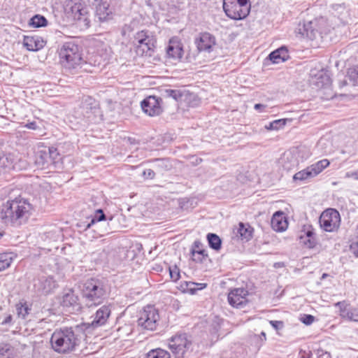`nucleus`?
Wrapping results in <instances>:
<instances>
[{
  "mask_svg": "<svg viewBox=\"0 0 358 358\" xmlns=\"http://www.w3.org/2000/svg\"><path fill=\"white\" fill-rule=\"evenodd\" d=\"M169 273L171 278L174 282H176L180 277V270L176 266L169 267Z\"/></svg>",
  "mask_w": 358,
  "mask_h": 358,
  "instance_id": "c03bdc74",
  "label": "nucleus"
},
{
  "mask_svg": "<svg viewBox=\"0 0 358 358\" xmlns=\"http://www.w3.org/2000/svg\"><path fill=\"white\" fill-rule=\"evenodd\" d=\"M319 222L320 227L325 231H336L341 224L340 213L334 208H328L322 213Z\"/></svg>",
  "mask_w": 358,
  "mask_h": 358,
  "instance_id": "9b49d317",
  "label": "nucleus"
},
{
  "mask_svg": "<svg viewBox=\"0 0 358 358\" xmlns=\"http://www.w3.org/2000/svg\"><path fill=\"white\" fill-rule=\"evenodd\" d=\"M110 313L111 310L109 306H101L96 310L93 320L91 322L84 323L81 327V329L90 331V329H93L104 325L106 323Z\"/></svg>",
  "mask_w": 358,
  "mask_h": 358,
  "instance_id": "f8f14e48",
  "label": "nucleus"
},
{
  "mask_svg": "<svg viewBox=\"0 0 358 358\" xmlns=\"http://www.w3.org/2000/svg\"><path fill=\"white\" fill-rule=\"evenodd\" d=\"M9 349L7 348V346H6L5 348H2L1 349H0V355H3V352H8Z\"/></svg>",
  "mask_w": 358,
  "mask_h": 358,
  "instance_id": "052dcab7",
  "label": "nucleus"
},
{
  "mask_svg": "<svg viewBox=\"0 0 358 358\" xmlns=\"http://www.w3.org/2000/svg\"><path fill=\"white\" fill-rule=\"evenodd\" d=\"M287 120V119L275 120L270 122L269 124L266 125L265 127L268 130H279L285 127Z\"/></svg>",
  "mask_w": 358,
  "mask_h": 358,
  "instance_id": "58836bf2",
  "label": "nucleus"
},
{
  "mask_svg": "<svg viewBox=\"0 0 358 358\" xmlns=\"http://www.w3.org/2000/svg\"><path fill=\"white\" fill-rule=\"evenodd\" d=\"M45 45V41L38 36H25L23 38V45L29 51H38Z\"/></svg>",
  "mask_w": 358,
  "mask_h": 358,
  "instance_id": "6ab92c4d",
  "label": "nucleus"
},
{
  "mask_svg": "<svg viewBox=\"0 0 358 358\" xmlns=\"http://www.w3.org/2000/svg\"><path fill=\"white\" fill-rule=\"evenodd\" d=\"M350 250L354 254V255L358 257V234H357L356 238L350 245Z\"/></svg>",
  "mask_w": 358,
  "mask_h": 358,
  "instance_id": "a18cd8bd",
  "label": "nucleus"
},
{
  "mask_svg": "<svg viewBox=\"0 0 358 358\" xmlns=\"http://www.w3.org/2000/svg\"><path fill=\"white\" fill-rule=\"evenodd\" d=\"M155 166L161 170H168L170 169L171 165L167 159H155Z\"/></svg>",
  "mask_w": 358,
  "mask_h": 358,
  "instance_id": "79ce46f5",
  "label": "nucleus"
},
{
  "mask_svg": "<svg viewBox=\"0 0 358 358\" xmlns=\"http://www.w3.org/2000/svg\"><path fill=\"white\" fill-rule=\"evenodd\" d=\"M28 167L27 160L18 155L8 153L0 156V173L11 170L21 171Z\"/></svg>",
  "mask_w": 358,
  "mask_h": 358,
  "instance_id": "9d476101",
  "label": "nucleus"
},
{
  "mask_svg": "<svg viewBox=\"0 0 358 358\" xmlns=\"http://www.w3.org/2000/svg\"><path fill=\"white\" fill-rule=\"evenodd\" d=\"M300 242L305 245L308 248H313L316 244V240L315 238H306L303 235L299 236Z\"/></svg>",
  "mask_w": 358,
  "mask_h": 358,
  "instance_id": "37998d69",
  "label": "nucleus"
},
{
  "mask_svg": "<svg viewBox=\"0 0 358 358\" xmlns=\"http://www.w3.org/2000/svg\"><path fill=\"white\" fill-rule=\"evenodd\" d=\"M357 358H358V356H357Z\"/></svg>",
  "mask_w": 358,
  "mask_h": 358,
  "instance_id": "774afa93",
  "label": "nucleus"
},
{
  "mask_svg": "<svg viewBox=\"0 0 358 358\" xmlns=\"http://www.w3.org/2000/svg\"><path fill=\"white\" fill-rule=\"evenodd\" d=\"M90 110H91V112H92V113H96V112L98 110V109L96 108V106H90Z\"/></svg>",
  "mask_w": 358,
  "mask_h": 358,
  "instance_id": "e2e57ef3",
  "label": "nucleus"
},
{
  "mask_svg": "<svg viewBox=\"0 0 358 358\" xmlns=\"http://www.w3.org/2000/svg\"><path fill=\"white\" fill-rule=\"evenodd\" d=\"M333 8L336 10H343L345 8L343 6V5L342 4H336V5H334L333 6Z\"/></svg>",
  "mask_w": 358,
  "mask_h": 358,
  "instance_id": "13d9d810",
  "label": "nucleus"
},
{
  "mask_svg": "<svg viewBox=\"0 0 358 358\" xmlns=\"http://www.w3.org/2000/svg\"><path fill=\"white\" fill-rule=\"evenodd\" d=\"M195 43L199 51L210 52L212 51L213 47L215 45V38L213 34L208 32H204L200 34L199 38L196 39Z\"/></svg>",
  "mask_w": 358,
  "mask_h": 358,
  "instance_id": "a211bd4d",
  "label": "nucleus"
},
{
  "mask_svg": "<svg viewBox=\"0 0 358 358\" xmlns=\"http://www.w3.org/2000/svg\"><path fill=\"white\" fill-rule=\"evenodd\" d=\"M13 261L11 254L2 253L0 254V271L5 270L10 266Z\"/></svg>",
  "mask_w": 358,
  "mask_h": 358,
  "instance_id": "e433bc0d",
  "label": "nucleus"
},
{
  "mask_svg": "<svg viewBox=\"0 0 358 358\" xmlns=\"http://www.w3.org/2000/svg\"><path fill=\"white\" fill-rule=\"evenodd\" d=\"M238 234L242 239L248 241L252 236V229L249 225H245L243 223H239Z\"/></svg>",
  "mask_w": 358,
  "mask_h": 358,
  "instance_id": "7c9ffc66",
  "label": "nucleus"
},
{
  "mask_svg": "<svg viewBox=\"0 0 358 358\" xmlns=\"http://www.w3.org/2000/svg\"><path fill=\"white\" fill-rule=\"evenodd\" d=\"M25 128H27L29 129H32V130H36L38 129V127L36 124V122L33 121V122H27L26 124H24V126Z\"/></svg>",
  "mask_w": 358,
  "mask_h": 358,
  "instance_id": "3c124183",
  "label": "nucleus"
},
{
  "mask_svg": "<svg viewBox=\"0 0 358 358\" xmlns=\"http://www.w3.org/2000/svg\"><path fill=\"white\" fill-rule=\"evenodd\" d=\"M147 358H171V355L166 350L157 348L149 351L147 354Z\"/></svg>",
  "mask_w": 358,
  "mask_h": 358,
  "instance_id": "c9c22d12",
  "label": "nucleus"
},
{
  "mask_svg": "<svg viewBox=\"0 0 358 358\" xmlns=\"http://www.w3.org/2000/svg\"><path fill=\"white\" fill-rule=\"evenodd\" d=\"M192 342L188 340L185 334H177L169 340V348L174 355L175 358L187 357L188 350Z\"/></svg>",
  "mask_w": 358,
  "mask_h": 358,
  "instance_id": "1a4fd4ad",
  "label": "nucleus"
},
{
  "mask_svg": "<svg viewBox=\"0 0 358 358\" xmlns=\"http://www.w3.org/2000/svg\"><path fill=\"white\" fill-rule=\"evenodd\" d=\"M201 247H202V243L199 241H195L194 242L192 248H195L196 250H199V249H202Z\"/></svg>",
  "mask_w": 358,
  "mask_h": 358,
  "instance_id": "6e6d98bb",
  "label": "nucleus"
},
{
  "mask_svg": "<svg viewBox=\"0 0 358 358\" xmlns=\"http://www.w3.org/2000/svg\"><path fill=\"white\" fill-rule=\"evenodd\" d=\"M52 282L51 279L43 277L37 280V282L34 283V287L37 288L38 291L46 294L50 292L52 289Z\"/></svg>",
  "mask_w": 358,
  "mask_h": 358,
  "instance_id": "a878e982",
  "label": "nucleus"
},
{
  "mask_svg": "<svg viewBox=\"0 0 358 358\" xmlns=\"http://www.w3.org/2000/svg\"><path fill=\"white\" fill-rule=\"evenodd\" d=\"M310 85L316 89H322L327 87L331 84V78L327 72L323 70L316 71L311 70L310 73Z\"/></svg>",
  "mask_w": 358,
  "mask_h": 358,
  "instance_id": "dca6fc26",
  "label": "nucleus"
},
{
  "mask_svg": "<svg viewBox=\"0 0 358 358\" xmlns=\"http://www.w3.org/2000/svg\"><path fill=\"white\" fill-rule=\"evenodd\" d=\"M33 210V206L27 199L16 198L5 203L1 218L8 226L17 228L27 222Z\"/></svg>",
  "mask_w": 358,
  "mask_h": 358,
  "instance_id": "f03ea898",
  "label": "nucleus"
},
{
  "mask_svg": "<svg viewBox=\"0 0 358 358\" xmlns=\"http://www.w3.org/2000/svg\"><path fill=\"white\" fill-rule=\"evenodd\" d=\"M136 52L141 56L151 57L155 48L156 39L148 31H141L135 36Z\"/></svg>",
  "mask_w": 358,
  "mask_h": 358,
  "instance_id": "6e6552de",
  "label": "nucleus"
},
{
  "mask_svg": "<svg viewBox=\"0 0 358 358\" xmlns=\"http://www.w3.org/2000/svg\"><path fill=\"white\" fill-rule=\"evenodd\" d=\"M79 329L80 327L76 326L75 328L65 327L56 330L50 338L52 348L62 353L72 351L80 341L78 334Z\"/></svg>",
  "mask_w": 358,
  "mask_h": 358,
  "instance_id": "20e7f679",
  "label": "nucleus"
},
{
  "mask_svg": "<svg viewBox=\"0 0 358 358\" xmlns=\"http://www.w3.org/2000/svg\"><path fill=\"white\" fill-rule=\"evenodd\" d=\"M272 229L275 231H283L288 226V222L285 214L281 211L275 212L271 221Z\"/></svg>",
  "mask_w": 358,
  "mask_h": 358,
  "instance_id": "aec40b11",
  "label": "nucleus"
},
{
  "mask_svg": "<svg viewBox=\"0 0 358 358\" xmlns=\"http://www.w3.org/2000/svg\"><path fill=\"white\" fill-rule=\"evenodd\" d=\"M13 320V316L11 315H8L1 322L2 325L10 324Z\"/></svg>",
  "mask_w": 358,
  "mask_h": 358,
  "instance_id": "603ef678",
  "label": "nucleus"
},
{
  "mask_svg": "<svg viewBox=\"0 0 358 358\" xmlns=\"http://www.w3.org/2000/svg\"><path fill=\"white\" fill-rule=\"evenodd\" d=\"M92 100L90 98H89V100H85V102H89V104H90V105H92Z\"/></svg>",
  "mask_w": 358,
  "mask_h": 358,
  "instance_id": "69168bd1",
  "label": "nucleus"
},
{
  "mask_svg": "<svg viewBox=\"0 0 358 358\" xmlns=\"http://www.w3.org/2000/svg\"><path fill=\"white\" fill-rule=\"evenodd\" d=\"M15 308L18 317L22 319H25L31 311V308L26 301L19 302L16 304Z\"/></svg>",
  "mask_w": 358,
  "mask_h": 358,
  "instance_id": "c85d7f7f",
  "label": "nucleus"
},
{
  "mask_svg": "<svg viewBox=\"0 0 358 358\" xmlns=\"http://www.w3.org/2000/svg\"><path fill=\"white\" fill-rule=\"evenodd\" d=\"M207 241L210 248L216 251L220 250L222 246V241L217 234L213 233L208 234Z\"/></svg>",
  "mask_w": 358,
  "mask_h": 358,
  "instance_id": "cd10ccee",
  "label": "nucleus"
},
{
  "mask_svg": "<svg viewBox=\"0 0 358 358\" xmlns=\"http://www.w3.org/2000/svg\"><path fill=\"white\" fill-rule=\"evenodd\" d=\"M348 77L352 85H358V66L348 69Z\"/></svg>",
  "mask_w": 358,
  "mask_h": 358,
  "instance_id": "ea45409f",
  "label": "nucleus"
},
{
  "mask_svg": "<svg viewBox=\"0 0 358 358\" xmlns=\"http://www.w3.org/2000/svg\"><path fill=\"white\" fill-rule=\"evenodd\" d=\"M3 234H4V231L0 227V238L3 236Z\"/></svg>",
  "mask_w": 358,
  "mask_h": 358,
  "instance_id": "0e129e2a",
  "label": "nucleus"
},
{
  "mask_svg": "<svg viewBox=\"0 0 358 358\" xmlns=\"http://www.w3.org/2000/svg\"><path fill=\"white\" fill-rule=\"evenodd\" d=\"M255 109L256 110H258L259 112H262L264 109L266 108V106L262 103H256L254 106Z\"/></svg>",
  "mask_w": 358,
  "mask_h": 358,
  "instance_id": "5fc2aeb1",
  "label": "nucleus"
},
{
  "mask_svg": "<svg viewBox=\"0 0 358 358\" xmlns=\"http://www.w3.org/2000/svg\"><path fill=\"white\" fill-rule=\"evenodd\" d=\"M317 358H331V354L329 352L324 351L322 349L317 350Z\"/></svg>",
  "mask_w": 358,
  "mask_h": 358,
  "instance_id": "8fccbe9b",
  "label": "nucleus"
},
{
  "mask_svg": "<svg viewBox=\"0 0 358 358\" xmlns=\"http://www.w3.org/2000/svg\"><path fill=\"white\" fill-rule=\"evenodd\" d=\"M352 176L355 180H358V170L352 173Z\"/></svg>",
  "mask_w": 358,
  "mask_h": 358,
  "instance_id": "680f3d73",
  "label": "nucleus"
},
{
  "mask_svg": "<svg viewBox=\"0 0 358 358\" xmlns=\"http://www.w3.org/2000/svg\"><path fill=\"white\" fill-rule=\"evenodd\" d=\"M47 24L46 18L41 15H35L30 19L29 22V25L35 28L45 27Z\"/></svg>",
  "mask_w": 358,
  "mask_h": 358,
  "instance_id": "f704fd0d",
  "label": "nucleus"
},
{
  "mask_svg": "<svg viewBox=\"0 0 358 358\" xmlns=\"http://www.w3.org/2000/svg\"><path fill=\"white\" fill-rule=\"evenodd\" d=\"M334 306L339 308V315L342 318L358 322V308L351 307L346 301L337 302Z\"/></svg>",
  "mask_w": 358,
  "mask_h": 358,
  "instance_id": "f3484780",
  "label": "nucleus"
},
{
  "mask_svg": "<svg viewBox=\"0 0 358 358\" xmlns=\"http://www.w3.org/2000/svg\"><path fill=\"white\" fill-rule=\"evenodd\" d=\"M47 153L49 157V162L51 165H55L60 159L59 154L57 150L53 147L46 148Z\"/></svg>",
  "mask_w": 358,
  "mask_h": 358,
  "instance_id": "4c0bfd02",
  "label": "nucleus"
},
{
  "mask_svg": "<svg viewBox=\"0 0 358 358\" xmlns=\"http://www.w3.org/2000/svg\"><path fill=\"white\" fill-rule=\"evenodd\" d=\"M187 287L189 290V292L192 294H194L197 290H201L206 287V283H197L193 282H186Z\"/></svg>",
  "mask_w": 358,
  "mask_h": 358,
  "instance_id": "a19ab883",
  "label": "nucleus"
},
{
  "mask_svg": "<svg viewBox=\"0 0 358 358\" xmlns=\"http://www.w3.org/2000/svg\"><path fill=\"white\" fill-rule=\"evenodd\" d=\"M302 235L304 236V237L306 238H315L314 237V233L312 229H308L307 231H304Z\"/></svg>",
  "mask_w": 358,
  "mask_h": 358,
  "instance_id": "864d4df0",
  "label": "nucleus"
},
{
  "mask_svg": "<svg viewBox=\"0 0 358 358\" xmlns=\"http://www.w3.org/2000/svg\"><path fill=\"white\" fill-rule=\"evenodd\" d=\"M112 14V8L106 1H102L96 8V16L100 22L110 19Z\"/></svg>",
  "mask_w": 358,
  "mask_h": 358,
  "instance_id": "412c9836",
  "label": "nucleus"
},
{
  "mask_svg": "<svg viewBox=\"0 0 358 358\" xmlns=\"http://www.w3.org/2000/svg\"><path fill=\"white\" fill-rule=\"evenodd\" d=\"M289 55L287 47L282 46L277 50L271 52L268 55V59L273 64H279L289 59Z\"/></svg>",
  "mask_w": 358,
  "mask_h": 358,
  "instance_id": "5701e85b",
  "label": "nucleus"
},
{
  "mask_svg": "<svg viewBox=\"0 0 358 358\" xmlns=\"http://www.w3.org/2000/svg\"><path fill=\"white\" fill-rule=\"evenodd\" d=\"M35 164L40 169L48 168L50 166L46 148L37 151L35 155Z\"/></svg>",
  "mask_w": 358,
  "mask_h": 358,
  "instance_id": "393cba45",
  "label": "nucleus"
},
{
  "mask_svg": "<svg viewBox=\"0 0 358 358\" xmlns=\"http://www.w3.org/2000/svg\"><path fill=\"white\" fill-rule=\"evenodd\" d=\"M315 177V173L310 169V166H308L305 169L296 173L293 176L294 181H305L308 179Z\"/></svg>",
  "mask_w": 358,
  "mask_h": 358,
  "instance_id": "bb28decb",
  "label": "nucleus"
},
{
  "mask_svg": "<svg viewBox=\"0 0 358 358\" xmlns=\"http://www.w3.org/2000/svg\"><path fill=\"white\" fill-rule=\"evenodd\" d=\"M191 254L192 260L199 263H202L208 257V253L204 249L192 248Z\"/></svg>",
  "mask_w": 358,
  "mask_h": 358,
  "instance_id": "2f4dec72",
  "label": "nucleus"
},
{
  "mask_svg": "<svg viewBox=\"0 0 358 358\" xmlns=\"http://www.w3.org/2000/svg\"><path fill=\"white\" fill-rule=\"evenodd\" d=\"M59 62L63 69L68 73L74 74L80 69L91 71L87 68L89 64L92 66H99L104 59L100 57L92 56L85 61L82 57L80 47L74 42L69 41L63 44L59 51Z\"/></svg>",
  "mask_w": 358,
  "mask_h": 358,
  "instance_id": "f257e3e1",
  "label": "nucleus"
},
{
  "mask_svg": "<svg viewBox=\"0 0 358 358\" xmlns=\"http://www.w3.org/2000/svg\"><path fill=\"white\" fill-rule=\"evenodd\" d=\"M223 10L229 18L243 20L250 13V3L249 0H223Z\"/></svg>",
  "mask_w": 358,
  "mask_h": 358,
  "instance_id": "423d86ee",
  "label": "nucleus"
},
{
  "mask_svg": "<svg viewBox=\"0 0 358 358\" xmlns=\"http://www.w3.org/2000/svg\"><path fill=\"white\" fill-rule=\"evenodd\" d=\"M259 338H260V340H261L262 341H266V334H265L264 331H262V332L261 333V334L259 336Z\"/></svg>",
  "mask_w": 358,
  "mask_h": 358,
  "instance_id": "bf43d9fd",
  "label": "nucleus"
},
{
  "mask_svg": "<svg viewBox=\"0 0 358 358\" xmlns=\"http://www.w3.org/2000/svg\"><path fill=\"white\" fill-rule=\"evenodd\" d=\"M105 220H106V215L104 214L101 209H99L95 211V213L92 217L90 222H83L78 224V227L83 229V230H87L89 228H90L92 225H94L95 223Z\"/></svg>",
  "mask_w": 358,
  "mask_h": 358,
  "instance_id": "b1692460",
  "label": "nucleus"
},
{
  "mask_svg": "<svg viewBox=\"0 0 358 358\" xmlns=\"http://www.w3.org/2000/svg\"><path fill=\"white\" fill-rule=\"evenodd\" d=\"M165 96L171 97L176 101H180L182 98L186 95L185 90L167 89L164 91Z\"/></svg>",
  "mask_w": 358,
  "mask_h": 358,
  "instance_id": "473e14b6",
  "label": "nucleus"
},
{
  "mask_svg": "<svg viewBox=\"0 0 358 358\" xmlns=\"http://www.w3.org/2000/svg\"><path fill=\"white\" fill-rule=\"evenodd\" d=\"M329 165V161L327 159H322L310 166V169L315 173V176L320 173L325 168Z\"/></svg>",
  "mask_w": 358,
  "mask_h": 358,
  "instance_id": "72a5a7b5",
  "label": "nucleus"
},
{
  "mask_svg": "<svg viewBox=\"0 0 358 358\" xmlns=\"http://www.w3.org/2000/svg\"><path fill=\"white\" fill-rule=\"evenodd\" d=\"M61 305L66 311L74 313L80 310L78 296L72 289H68L64 293L61 301Z\"/></svg>",
  "mask_w": 358,
  "mask_h": 358,
  "instance_id": "2eb2a0df",
  "label": "nucleus"
},
{
  "mask_svg": "<svg viewBox=\"0 0 358 358\" xmlns=\"http://www.w3.org/2000/svg\"><path fill=\"white\" fill-rule=\"evenodd\" d=\"M314 320H315L314 316H313L311 315H307V314L303 315L301 318V321L306 325L311 324L314 322Z\"/></svg>",
  "mask_w": 358,
  "mask_h": 358,
  "instance_id": "49530a36",
  "label": "nucleus"
},
{
  "mask_svg": "<svg viewBox=\"0 0 358 358\" xmlns=\"http://www.w3.org/2000/svg\"><path fill=\"white\" fill-rule=\"evenodd\" d=\"M108 291L106 279L91 278L87 280L83 289V298L87 306H96L106 297Z\"/></svg>",
  "mask_w": 358,
  "mask_h": 358,
  "instance_id": "7ed1b4c3",
  "label": "nucleus"
},
{
  "mask_svg": "<svg viewBox=\"0 0 358 358\" xmlns=\"http://www.w3.org/2000/svg\"><path fill=\"white\" fill-rule=\"evenodd\" d=\"M327 276V273H324V274L322 275V278H326Z\"/></svg>",
  "mask_w": 358,
  "mask_h": 358,
  "instance_id": "338daca9",
  "label": "nucleus"
},
{
  "mask_svg": "<svg viewBox=\"0 0 358 358\" xmlns=\"http://www.w3.org/2000/svg\"><path fill=\"white\" fill-rule=\"evenodd\" d=\"M183 53L181 45L173 40H170L166 48V55L168 58L178 60L182 58Z\"/></svg>",
  "mask_w": 358,
  "mask_h": 358,
  "instance_id": "4be33fe9",
  "label": "nucleus"
},
{
  "mask_svg": "<svg viewBox=\"0 0 358 358\" xmlns=\"http://www.w3.org/2000/svg\"><path fill=\"white\" fill-rule=\"evenodd\" d=\"M159 320L158 310L153 306H147L139 312L137 325L141 330L154 331Z\"/></svg>",
  "mask_w": 358,
  "mask_h": 358,
  "instance_id": "0eeeda50",
  "label": "nucleus"
},
{
  "mask_svg": "<svg viewBox=\"0 0 358 358\" xmlns=\"http://www.w3.org/2000/svg\"><path fill=\"white\" fill-rule=\"evenodd\" d=\"M329 30L330 27L327 20L321 17L308 22H299L295 31L302 37L314 40L317 36L327 34Z\"/></svg>",
  "mask_w": 358,
  "mask_h": 358,
  "instance_id": "39448f33",
  "label": "nucleus"
},
{
  "mask_svg": "<svg viewBox=\"0 0 358 358\" xmlns=\"http://www.w3.org/2000/svg\"><path fill=\"white\" fill-rule=\"evenodd\" d=\"M142 176L145 179H153L155 176V173L152 169H145L143 172Z\"/></svg>",
  "mask_w": 358,
  "mask_h": 358,
  "instance_id": "de8ad7c7",
  "label": "nucleus"
},
{
  "mask_svg": "<svg viewBox=\"0 0 358 358\" xmlns=\"http://www.w3.org/2000/svg\"><path fill=\"white\" fill-rule=\"evenodd\" d=\"M282 167L287 171H289L296 165V161L291 153H285L281 158Z\"/></svg>",
  "mask_w": 358,
  "mask_h": 358,
  "instance_id": "c756f323",
  "label": "nucleus"
},
{
  "mask_svg": "<svg viewBox=\"0 0 358 358\" xmlns=\"http://www.w3.org/2000/svg\"><path fill=\"white\" fill-rule=\"evenodd\" d=\"M271 325L276 330H279L283 328V322L282 321L271 320Z\"/></svg>",
  "mask_w": 358,
  "mask_h": 358,
  "instance_id": "09e8293b",
  "label": "nucleus"
},
{
  "mask_svg": "<svg viewBox=\"0 0 358 358\" xmlns=\"http://www.w3.org/2000/svg\"><path fill=\"white\" fill-rule=\"evenodd\" d=\"M248 292L244 288H235L229 293V303L236 308L244 307L248 302L247 296Z\"/></svg>",
  "mask_w": 358,
  "mask_h": 358,
  "instance_id": "4468645a",
  "label": "nucleus"
},
{
  "mask_svg": "<svg viewBox=\"0 0 358 358\" xmlns=\"http://www.w3.org/2000/svg\"><path fill=\"white\" fill-rule=\"evenodd\" d=\"M162 99L156 96H149L141 101V108L143 112L150 116L160 115L162 111Z\"/></svg>",
  "mask_w": 358,
  "mask_h": 358,
  "instance_id": "ddd939ff",
  "label": "nucleus"
},
{
  "mask_svg": "<svg viewBox=\"0 0 358 358\" xmlns=\"http://www.w3.org/2000/svg\"><path fill=\"white\" fill-rule=\"evenodd\" d=\"M347 85V81L345 78L338 80V86L341 89Z\"/></svg>",
  "mask_w": 358,
  "mask_h": 358,
  "instance_id": "4d7b16f0",
  "label": "nucleus"
}]
</instances>
